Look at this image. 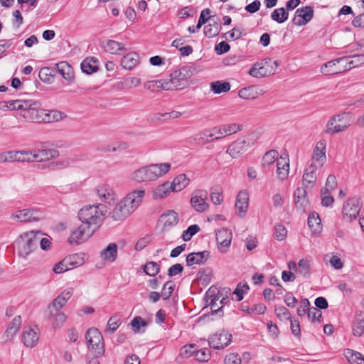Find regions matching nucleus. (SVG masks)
<instances>
[{"instance_id":"f257e3e1","label":"nucleus","mask_w":364,"mask_h":364,"mask_svg":"<svg viewBox=\"0 0 364 364\" xmlns=\"http://www.w3.org/2000/svg\"><path fill=\"white\" fill-rule=\"evenodd\" d=\"M145 196L144 189L134 190L122 199L110 213L114 221H124L129 217L140 205Z\"/></svg>"},{"instance_id":"f03ea898","label":"nucleus","mask_w":364,"mask_h":364,"mask_svg":"<svg viewBox=\"0 0 364 364\" xmlns=\"http://www.w3.org/2000/svg\"><path fill=\"white\" fill-rule=\"evenodd\" d=\"M170 163L150 164L141 167L131 174L132 180L136 182H147L155 181L167 173L171 169Z\"/></svg>"},{"instance_id":"7ed1b4c3","label":"nucleus","mask_w":364,"mask_h":364,"mask_svg":"<svg viewBox=\"0 0 364 364\" xmlns=\"http://www.w3.org/2000/svg\"><path fill=\"white\" fill-rule=\"evenodd\" d=\"M107 208L102 204L86 205L78 212V218L81 223L96 229L105 218Z\"/></svg>"},{"instance_id":"20e7f679","label":"nucleus","mask_w":364,"mask_h":364,"mask_svg":"<svg viewBox=\"0 0 364 364\" xmlns=\"http://www.w3.org/2000/svg\"><path fill=\"white\" fill-rule=\"evenodd\" d=\"M278 156L277 150L271 149L267 151L262 159V166L264 168H269L277 161V176L279 180L284 181L289 173V159L288 156Z\"/></svg>"},{"instance_id":"39448f33","label":"nucleus","mask_w":364,"mask_h":364,"mask_svg":"<svg viewBox=\"0 0 364 364\" xmlns=\"http://www.w3.org/2000/svg\"><path fill=\"white\" fill-rule=\"evenodd\" d=\"M193 72L189 66H183L170 75L169 79H165V90H182L188 85V79Z\"/></svg>"},{"instance_id":"423d86ee","label":"nucleus","mask_w":364,"mask_h":364,"mask_svg":"<svg viewBox=\"0 0 364 364\" xmlns=\"http://www.w3.org/2000/svg\"><path fill=\"white\" fill-rule=\"evenodd\" d=\"M279 65L277 60L264 58L256 63L249 70V74L255 77H264L274 75Z\"/></svg>"},{"instance_id":"0eeeda50","label":"nucleus","mask_w":364,"mask_h":364,"mask_svg":"<svg viewBox=\"0 0 364 364\" xmlns=\"http://www.w3.org/2000/svg\"><path fill=\"white\" fill-rule=\"evenodd\" d=\"M36 233L35 231L24 232L16 241L17 250L20 256L27 257L37 248Z\"/></svg>"},{"instance_id":"6e6552de","label":"nucleus","mask_w":364,"mask_h":364,"mask_svg":"<svg viewBox=\"0 0 364 364\" xmlns=\"http://www.w3.org/2000/svg\"><path fill=\"white\" fill-rule=\"evenodd\" d=\"M94 232L95 228L82 223L79 226L73 228L70 230V235L68 238V242L72 245L82 244L87 240Z\"/></svg>"},{"instance_id":"1a4fd4ad","label":"nucleus","mask_w":364,"mask_h":364,"mask_svg":"<svg viewBox=\"0 0 364 364\" xmlns=\"http://www.w3.org/2000/svg\"><path fill=\"white\" fill-rule=\"evenodd\" d=\"M208 199V193L205 190L195 191L191 198V207L198 213L206 211L209 205L207 203Z\"/></svg>"},{"instance_id":"9d476101","label":"nucleus","mask_w":364,"mask_h":364,"mask_svg":"<svg viewBox=\"0 0 364 364\" xmlns=\"http://www.w3.org/2000/svg\"><path fill=\"white\" fill-rule=\"evenodd\" d=\"M26 107L23 108L21 116L27 121L39 122L43 119V110L39 109V104L33 100H25Z\"/></svg>"},{"instance_id":"9b49d317","label":"nucleus","mask_w":364,"mask_h":364,"mask_svg":"<svg viewBox=\"0 0 364 364\" xmlns=\"http://www.w3.org/2000/svg\"><path fill=\"white\" fill-rule=\"evenodd\" d=\"M350 126L345 114H337L328 122L326 132L336 134L346 130Z\"/></svg>"},{"instance_id":"f8f14e48","label":"nucleus","mask_w":364,"mask_h":364,"mask_svg":"<svg viewBox=\"0 0 364 364\" xmlns=\"http://www.w3.org/2000/svg\"><path fill=\"white\" fill-rule=\"evenodd\" d=\"M95 192L99 198L109 204L112 205L117 200V195L114 188L107 183H101L97 186Z\"/></svg>"},{"instance_id":"ddd939ff","label":"nucleus","mask_w":364,"mask_h":364,"mask_svg":"<svg viewBox=\"0 0 364 364\" xmlns=\"http://www.w3.org/2000/svg\"><path fill=\"white\" fill-rule=\"evenodd\" d=\"M360 210L359 199L356 197L348 199L343 205V216L348 221L355 219Z\"/></svg>"},{"instance_id":"4468645a","label":"nucleus","mask_w":364,"mask_h":364,"mask_svg":"<svg viewBox=\"0 0 364 364\" xmlns=\"http://www.w3.org/2000/svg\"><path fill=\"white\" fill-rule=\"evenodd\" d=\"M43 218V214L40 211L33 208L18 210L15 211L11 215V218L16 219L20 222H27L31 220L38 221Z\"/></svg>"},{"instance_id":"2eb2a0df","label":"nucleus","mask_w":364,"mask_h":364,"mask_svg":"<svg viewBox=\"0 0 364 364\" xmlns=\"http://www.w3.org/2000/svg\"><path fill=\"white\" fill-rule=\"evenodd\" d=\"M215 235L219 251L223 253L226 252L232 242V231L228 228H221L216 232Z\"/></svg>"},{"instance_id":"dca6fc26","label":"nucleus","mask_w":364,"mask_h":364,"mask_svg":"<svg viewBox=\"0 0 364 364\" xmlns=\"http://www.w3.org/2000/svg\"><path fill=\"white\" fill-rule=\"evenodd\" d=\"M231 334L226 331H222L211 336L208 340L210 347L215 349H222L229 345L231 341Z\"/></svg>"},{"instance_id":"f3484780","label":"nucleus","mask_w":364,"mask_h":364,"mask_svg":"<svg viewBox=\"0 0 364 364\" xmlns=\"http://www.w3.org/2000/svg\"><path fill=\"white\" fill-rule=\"evenodd\" d=\"M88 348L92 349H103V338L100 331L96 328H90L85 335Z\"/></svg>"},{"instance_id":"a211bd4d","label":"nucleus","mask_w":364,"mask_h":364,"mask_svg":"<svg viewBox=\"0 0 364 364\" xmlns=\"http://www.w3.org/2000/svg\"><path fill=\"white\" fill-rule=\"evenodd\" d=\"M242 129V126L237 123L225 124L212 129L213 132H215L218 134L214 139L220 140L225 136H230L238 132Z\"/></svg>"},{"instance_id":"6ab92c4d","label":"nucleus","mask_w":364,"mask_h":364,"mask_svg":"<svg viewBox=\"0 0 364 364\" xmlns=\"http://www.w3.org/2000/svg\"><path fill=\"white\" fill-rule=\"evenodd\" d=\"M250 146L248 139H237L232 143L227 149V153L232 158L236 159L245 153Z\"/></svg>"},{"instance_id":"aec40b11","label":"nucleus","mask_w":364,"mask_h":364,"mask_svg":"<svg viewBox=\"0 0 364 364\" xmlns=\"http://www.w3.org/2000/svg\"><path fill=\"white\" fill-rule=\"evenodd\" d=\"M307 314L309 321L315 322L318 318L316 317V308L310 307V302L307 299H303L300 301L299 306L297 309L299 316H304Z\"/></svg>"},{"instance_id":"412c9836","label":"nucleus","mask_w":364,"mask_h":364,"mask_svg":"<svg viewBox=\"0 0 364 364\" xmlns=\"http://www.w3.org/2000/svg\"><path fill=\"white\" fill-rule=\"evenodd\" d=\"M313 16V10L311 7L306 6L302 9H298L292 20L294 24L296 26H303L306 24Z\"/></svg>"},{"instance_id":"4be33fe9","label":"nucleus","mask_w":364,"mask_h":364,"mask_svg":"<svg viewBox=\"0 0 364 364\" xmlns=\"http://www.w3.org/2000/svg\"><path fill=\"white\" fill-rule=\"evenodd\" d=\"M346 67V65L338 64V59H335L323 64L320 68V71L326 75H331L347 70Z\"/></svg>"},{"instance_id":"5701e85b","label":"nucleus","mask_w":364,"mask_h":364,"mask_svg":"<svg viewBox=\"0 0 364 364\" xmlns=\"http://www.w3.org/2000/svg\"><path fill=\"white\" fill-rule=\"evenodd\" d=\"M249 194L247 191H240L236 198L235 211L240 216H243L248 208Z\"/></svg>"},{"instance_id":"b1692460","label":"nucleus","mask_w":364,"mask_h":364,"mask_svg":"<svg viewBox=\"0 0 364 364\" xmlns=\"http://www.w3.org/2000/svg\"><path fill=\"white\" fill-rule=\"evenodd\" d=\"M39 340L38 333L30 326H26L22 333V341L27 348L36 346Z\"/></svg>"},{"instance_id":"393cba45","label":"nucleus","mask_w":364,"mask_h":364,"mask_svg":"<svg viewBox=\"0 0 364 364\" xmlns=\"http://www.w3.org/2000/svg\"><path fill=\"white\" fill-rule=\"evenodd\" d=\"M59 156V152L55 149H34L33 150V161H46L55 159Z\"/></svg>"},{"instance_id":"a878e982","label":"nucleus","mask_w":364,"mask_h":364,"mask_svg":"<svg viewBox=\"0 0 364 364\" xmlns=\"http://www.w3.org/2000/svg\"><path fill=\"white\" fill-rule=\"evenodd\" d=\"M338 64L346 65L347 70L364 63V53L338 58Z\"/></svg>"},{"instance_id":"bb28decb","label":"nucleus","mask_w":364,"mask_h":364,"mask_svg":"<svg viewBox=\"0 0 364 364\" xmlns=\"http://www.w3.org/2000/svg\"><path fill=\"white\" fill-rule=\"evenodd\" d=\"M294 202L297 210H304L309 204L305 187H299L294 192Z\"/></svg>"},{"instance_id":"cd10ccee","label":"nucleus","mask_w":364,"mask_h":364,"mask_svg":"<svg viewBox=\"0 0 364 364\" xmlns=\"http://www.w3.org/2000/svg\"><path fill=\"white\" fill-rule=\"evenodd\" d=\"M102 47L107 53L112 55H120L122 52L127 50L122 43L114 40H107L102 43Z\"/></svg>"},{"instance_id":"c85d7f7f","label":"nucleus","mask_w":364,"mask_h":364,"mask_svg":"<svg viewBox=\"0 0 364 364\" xmlns=\"http://www.w3.org/2000/svg\"><path fill=\"white\" fill-rule=\"evenodd\" d=\"M262 93V90L259 86L252 85L240 89L238 95L244 100H254Z\"/></svg>"},{"instance_id":"c756f323","label":"nucleus","mask_w":364,"mask_h":364,"mask_svg":"<svg viewBox=\"0 0 364 364\" xmlns=\"http://www.w3.org/2000/svg\"><path fill=\"white\" fill-rule=\"evenodd\" d=\"M208 251L192 252L187 255L186 263L188 266L203 264L209 257Z\"/></svg>"},{"instance_id":"7c9ffc66","label":"nucleus","mask_w":364,"mask_h":364,"mask_svg":"<svg viewBox=\"0 0 364 364\" xmlns=\"http://www.w3.org/2000/svg\"><path fill=\"white\" fill-rule=\"evenodd\" d=\"M139 63V56L135 52H130L125 55L122 60L121 65L123 68L127 70H132Z\"/></svg>"},{"instance_id":"2f4dec72","label":"nucleus","mask_w":364,"mask_h":364,"mask_svg":"<svg viewBox=\"0 0 364 364\" xmlns=\"http://www.w3.org/2000/svg\"><path fill=\"white\" fill-rule=\"evenodd\" d=\"M57 72L66 80L70 81L74 78L73 68L67 62L62 61L55 64Z\"/></svg>"},{"instance_id":"473e14b6","label":"nucleus","mask_w":364,"mask_h":364,"mask_svg":"<svg viewBox=\"0 0 364 364\" xmlns=\"http://www.w3.org/2000/svg\"><path fill=\"white\" fill-rule=\"evenodd\" d=\"M44 315L48 320H53L52 326L54 328L61 327L67 318L66 316L60 311H55L54 313H52V315H49L48 309H46Z\"/></svg>"},{"instance_id":"72a5a7b5","label":"nucleus","mask_w":364,"mask_h":364,"mask_svg":"<svg viewBox=\"0 0 364 364\" xmlns=\"http://www.w3.org/2000/svg\"><path fill=\"white\" fill-rule=\"evenodd\" d=\"M171 192H173L172 186L169 181H166L158 186L154 190L153 198L154 199L164 198L168 196Z\"/></svg>"},{"instance_id":"f704fd0d","label":"nucleus","mask_w":364,"mask_h":364,"mask_svg":"<svg viewBox=\"0 0 364 364\" xmlns=\"http://www.w3.org/2000/svg\"><path fill=\"white\" fill-rule=\"evenodd\" d=\"M161 220L164 223V227L170 228L176 225L179 218L176 212L170 210L161 215Z\"/></svg>"},{"instance_id":"c9c22d12","label":"nucleus","mask_w":364,"mask_h":364,"mask_svg":"<svg viewBox=\"0 0 364 364\" xmlns=\"http://www.w3.org/2000/svg\"><path fill=\"white\" fill-rule=\"evenodd\" d=\"M354 336H360L364 332V313L362 311L356 312L353 325Z\"/></svg>"},{"instance_id":"e433bc0d","label":"nucleus","mask_w":364,"mask_h":364,"mask_svg":"<svg viewBox=\"0 0 364 364\" xmlns=\"http://www.w3.org/2000/svg\"><path fill=\"white\" fill-rule=\"evenodd\" d=\"M101 257L104 261L114 262L117 256V246L115 243H109L108 246L101 252Z\"/></svg>"},{"instance_id":"4c0bfd02","label":"nucleus","mask_w":364,"mask_h":364,"mask_svg":"<svg viewBox=\"0 0 364 364\" xmlns=\"http://www.w3.org/2000/svg\"><path fill=\"white\" fill-rule=\"evenodd\" d=\"M189 183V178L186 174H179L175 177L172 182H170L173 192H178L184 189Z\"/></svg>"},{"instance_id":"58836bf2","label":"nucleus","mask_w":364,"mask_h":364,"mask_svg":"<svg viewBox=\"0 0 364 364\" xmlns=\"http://www.w3.org/2000/svg\"><path fill=\"white\" fill-rule=\"evenodd\" d=\"M344 355L350 364H364V356L359 352L347 349Z\"/></svg>"},{"instance_id":"ea45409f","label":"nucleus","mask_w":364,"mask_h":364,"mask_svg":"<svg viewBox=\"0 0 364 364\" xmlns=\"http://www.w3.org/2000/svg\"><path fill=\"white\" fill-rule=\"evenodd\" d=\"M318 162V146L316 145L311 164L307 166L304 173H308L309 175H317Z\"/></svg>"},{"instance_id":"a19ab883","label":"nucleus","mask_w":364,"mask_h":364,"mask_svg":"<svg viewBox=\"0 0 364 364\" xmlns=\"http://www.w3.org/2000/svg\"><path fill=\"white\" fill-rule=\"evenodd\" d=\"M230 90V85L226 81H215L210 83V90L215 94L228 92Z\"/></svg>"},{"instance_id":"79ce46f5","label":"nucleus","mask_w":364,"mask_h":364,"mask_svg":"<svg viewBox=\"0 0 364 364\" xmlns=\"http://www.w3.org/2000/svg\"><path fill=\"white\" fill-rule=\"evenodd\" d=\"M21 324V318L20 316H16L12 320V321L9 324L6 331V335L8 337L13 338L16 333L18 332L20 326Z\"/></svg>"},{"instance_id":"37998d69","label":"nucleus","mask_w":364,"mask_h":364,"mask_svg":"<svg viewBox=\"0 0 364 364\" xmlns=\"http://www.w3.org/2000/svg\"><path fill=\"white\" fill-rule=\"evenodd\" d=\"M15 162H33V150L15 151Z\"/></svg>"},{"instance_id":"c03bdc74","label":"nucleus","mask_w":364,"mask_h":364,"mask_svg":"<svg viewBox=\"0 0 364 364\" xmlns=\"http://www.w3.org/2000/svg\"><path fill=\"white\" fill-rule=\"evenodd\" d=\"M69 260L70 259L65 258L62 261L58 262L54 265L53 271L55 274H61L72 269L74 265V263L73 262H70Z\"/></svg>"},{"instance_id":"a18cd8bd","label":"nucleus","mask_w":364,"mask_h":364,"mask_svg":"<svg viewBox=\"0 0 364 364\" xmlns=\"http://www.w3.org/2000/svg\"><path fill=\"white\" fill-rule=\"evenodd\" d=\"M337 186V180L334 175H328L325 187L320 190L321 195L330 194Z\"/></svg>"},{"instance_id":"49530a36","label":"nucleus","mask_w":364,"mask_h":364,"mask_svg":"<svg viewBox=\"0 0 364 364\" xmlns=\"http://www.w3.org/2000/svg\"><path fill=\"white\" fill-rule=\"evenodd\" d=\"M289 14L284 8L275 9L271 14V18L279 23H282L288 19Z\"/></svg>"},{"instance_id":"de8ad7c7","label":"nucleus","mask_w":364,"mask_h":364,"mask_svg":"<svg viewBox=\"0 0 364 364\" xmlns=\"http://www.w3.org/2000/svg\"><path fill=\"white\" fill-rule=\"evenodd\" d=\"M66 303V301L60 296H58L47 306L46 309H48L49 315H52V313H54L55 311H60Z\"/></svg>"},{"instance_id":"09e8293b","label":"nucleus","mask_w":364,"mask_h":364,"mask_svg":"<svg viewBox=\"0 0 364 364\" xmlns=\"http://www.w3.org/2000/svg\"><path fill=\"white\" fill-rule=\"evenodd\" d=\"M221 30V26L218 22L209 23L204 27V33L209 38L217 36Z\"/></svg>"},{"instance_id":"8fccbe9b","label":"nucleus","mask_w":364,"mask_h":364,"mask_svg":"<svg viewBox=\"0 0 364 364\" xmlns=\"http://www.w3.org/2000/svg\"><path fill=\"white\" fill-rule=\"evenodd\" d=\"M166 81L165 80H151L144 83V86L146 89L151 91L156 92L159 89L165 90Z\"/></svg>"},{"instance_id":"3c124183","label":"nucleus","mask_w":364,"mask_h":364,"mask_svg":"<svg viewBox=\"0 0 364 364\" xmlns=\"http://www.w3.org/2000/svg\"><path fill=\"white\" fill-rule=\"evenodd\" d=\"M36 240H38L36 242L37 246L38 245H40L41 248L43 250L46 251V250H50V246H51L50 239L48 237H43V234L40 231H37V232H36Z\"/></svg>"},{"instance_id":"603ef678","label":"nucleus","mask_w":364,"mask_h":364,"mask_svg":"<svg viewBox=\"0 0 364 364\" xmlns=\"http://www.w3.org/2000/svg\"><path fill=\"white\" fill-rule=\"evenodd\" d=\"M318 218V214L312 211L308 218V227L313 235H316L317 233V229L318 227V222H317V219Z\"/></svg>"},{"instance_id":"864d4df0","label":"nucleus","mask_w":364,"mask_h":364,"mask_svg":"<svg viewBox=\"0 0 364 364\" xmlns=\"http://www.w3.org/2000/svg\"><path fill=\"white\" fill-rule=\"evenodd\" d=\"M82 71L87 74H91L96 71L97 65L95 61L92 59H85L81 63Z\"/></svg>"},{"instance_id":"5fc2aeb1","label":"nucleus","mask_w":364,"mask_h":364,"mask_svg":"<svg viewBox=\"0 0 364 364\" xmlns=\"http://www.w3.org/2000/svg\"><path fill=\"white\" fill-rule=\"evenodd\" d=\"M120 325V320L116 316H112L107 321L105 333L112 334Z\"/></svg>"},{"instance_id":"6e6d98bb","label":"nucleus","mask_w":364,"mask_h":364,"mask_svg":"<svg viewBox=\"0 0 364 364\" xmlns=\"http://www.w3.org/2000/svg\"><path fill=\"white\" fill-rule=\"evenodd\" d=\"M160 270V266L155 262H149L144 266V272L149 276L156 275Z\"/></svg>"},{"instance_id":"4d7b16f0","label":"nucleus","mask_w":364,"mask_h":364,"mask_svg":"<svg viewBox=\"0 0 364 364\" xmlns=\"http://www.w3.org/2000/svg\"><path fill=\"white\" fill-rule=\"evenodd\" d=\"M200 231V227L195 224L189 226L187 230L183 231L182 234V239L187 242L191 240L192 237Z\"/></svg>"},{"instance_id":"13d9d810","label":"nucleus","mask_w":364,"mask_h":364,"mask_svg":"<svg viewBox=\"0 0 364 364\" xmlns=\"http://www.w3.org/2000/svg\"><path fill=\"white\" fill-rule=\"evenodd\" d=\"M181 116V113L178 111H172L171 112L166 113H156L154 116V119L161 120L162 118L165 119H178Z\"/></svg>"},{"instance_id":"bf43d9fd","label":"nucleus","mask_w":364,"mask_h":364,"mask_svg":"<svg viewBox=\"0 0 364 364\" xmlns=\"http://www.w3.org/2000/svg\"><path fill=\"white\" fill-rule=\"evenodd\" d=\"M274 312L277 316L282 321L290 320V313L288 309L283 306H276Z\"/></svg>"},{"instance_id":"052dcab7","label":"nucleus","mask_w":364,"mask_h":364,"mask_svg":"<svg viewBox=\"0 0 364 364\" xmlns=\"http://www.w3.org/2000/svg\"><path fill=\"white\" fill-rule=\"evenodd\" d=\"M287 235V228L282 224L277 223L274 227V237L279 241L284 240Z\"/></svg>"},{"instance_id":"680f3d73","label":"nucleus","mask_w":364,"mask_h":364,"mask_svg":"<svg viewBox=\"0 0 364 364\" xmlns=\"http://www.w3.org/2000/svg\"><path fill=\"white\" fill-rule=\"evenodd\" d=\"M174 287H175V284H174L173 282H172L171 280L166 282L164 284V285L162 288V291H161V297L163 298V299L166 300L171 296V295L174 289Z\"/></svg>"},{"instance_id":"e2e57ef3","label":"nucleus","mask_w":364,"mask_h":364,"mask_svg":"<svg viewBox=\"0 0 364 364\" xmlns=\"http://www.w3.org/2000/svg\"><path fill=\"white\" fill-rule=\"evenodd\" d=\"M317 181V175H309L308 173H304L303 175V185L305 188H311L316 184Z\"/></svg>"},{"instance_id":"0e129e2a","label":"nucleus","mask_w":364,"mask_h":364,"mask_svg":"<svg viewBox=\"0 0 364 364\" xmlns=\"http://www.w3.org/2000/svg\"><path fill=\"white\" fill-rule=\"evenodd\" d=\"M195 359L200 362H207L210 358L209 350L204 348L195 352Z\"/></svg>"},{"instance_id":"69168bd1","label":"nucleus","mask_w":364,"mask_h":364,"mask_svg":"<svg viewBox=\"0 0 364 364\" xmlns=\"http://www.w3.org/2000/svg\"><path fill=\"white\" fill-rule=\"evenodd\" d=\"M8 102V109L10 110H20L23 111V108L26 107V104L25 103V100H13L9 101Z\"/></svg>"},{"instance_id":"338daca9","label":"nucleus","mask_w":364,"mask_h":364,"mask_svg":"<svg viewBox=\"0 0 364 364\" xmlns=\"http://www.w3.org/2000/svg\"><path fill=\"white\" fill-rule=\"evenodd\" d=\"M15 162V151L0 152V163Z\"/></svg>"},{"instance_id":"774afa93","label":"nucleus","mask_w":364,"mask_h":364,"mask_svg":"<svg viewBox=\"0 0 364 364\" xmlns=\"http://www.w3.org/2000/svg\"><path fill=\"white\" fill-rule=\"evenodd\" d=\"M225 364H241V358L237 353H231L225 358Z\"/></svg>"}]
</instances>
